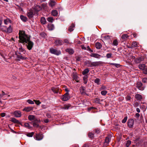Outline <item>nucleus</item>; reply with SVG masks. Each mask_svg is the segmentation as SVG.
Segmentation results:
<instances>
[{"label":"nucleus","instance_id":"obj_1","mask_svg":"<svg viewBox=\"0 0 147 147\" xmlns=\"http://www.w3.org/2000/svg\"><path fill=\"white\" fill-rule=\"evenodd\" d=\"M19 38L20 42L25 44L27 49L31 50L34 45V43L30 40V36L26 34L25 32L20 31L19 32Z\"/></svg>","mask_w":147,"mask_h":147},{"label":"nucleus","instance_id":"obj_2","mask_svg":"<svg viewBox=\"0 0 147 147\" xmlns=\"http://www.w3.org/2000/svg\"><path fill=\"white\" fill-rule=\"evenodd\" d=\"M0 28L2 31L8 33H11L12 31V28L11 25H9V27H7L5 26L1 25L0 27Z\"/></svg>","mask_w":147,"mask_h":147},{"label":"nucleus","instance_id":"obj_3","mask_svg":"<svg viewBox=\"0 0 147 147\" xmlns=\"http://www.w3.org/2000/svg\"><path fill=\"white\" fill-rule=\"evenodd\" d=\"M50 53H52L57 55H60L61 52L60 51L58 50L57 49L51 48L50 49Z\"/></svg>","mask_w":147,"mask_h":147},{"label":"nucleus","instance_id":"obj_4","mask_svg":"<svg viewBox=\"0 0 147 147\" xmlns=\"http://www.w3.org/2000/svg\"><path fill=\"white\" fill-rule=\"evenodd\" d=\"M69 98V93L66 92L65 94L61 97V99L64 101H66Z\"/></svg>","mask_w":147,"mask_h":147},{"label":"nucleus","instance_id":"obj_5","mask_svg":"<svg viewBox=\"0 0 147 147\" xmlns=\"http://www.w3.org/2000/svg\"><path fill=\"white\" fill-rule=\"evenodd\" d=\"M134 123V121L133 119H130L128 120L127 122L128 125L129 127H133Z\"/></svg>","mask_w":147,"mask_h":147},{"label":"nucleus","instance_id":"obj_6","mask_svg":"<svg viewBox=\"0 0 147 147\" xmlns=\"http://www.w3.org/2000/svg\"><path fill=\"white\" fill-rule=\"evenodd\" d=\"M43 138V136L42 134H36L35 138L37 140H40Z\"/></svg>","mask_w":147,"mask_h":147},{"label":"nucleus","instance_id":"obj_7","mask_svg":"<svg viewBox=\"0 0 147 147\" xmlns=\"http://www.w3.org/2000/svg\"><path fill=\"white\" fill-rule=\"evenodd\" d=\"M14 115L17 117H20L21 116V113L20 111H15L13 113Z\"/></svg>","mask_w":147,"mask_h":147},{"label":"nucleus","instance_id":"obj_8","mask_svg":"<svg viewBox=\"0 0 147 147\" xmlns=\"http://www.w3.org/2000/svg\"><path fill=\"white\" fill-rule=\"evenodd\" d=\"M56 4L55 0H50L49 2V6L51 7H54Z\"/></svg>","mask_w":147,"mask_h":147},{"label":"nucleus","instance_id":"obj_9","mask_svg":"<svg viewBox=\"0 0 147 147\" xmlns=\"http://www.w3.org/2000/svg\"><path fill=\"white\" fill-rule=\"evenodd\" d=\"M12 21L9 18H6L4 20V24L5 25H10Z\"/></svg>","mask_w":147,"mask_h":147},{"label":"nucleus","instance_id":"obj_10","mask_svg":"<svg viewBox=\"0 0 147 147\" xmlns=\"http://www.w3.org/2000/svg\"><path fill=\"white\" fill-rule=\"evenodd\" d=\"M33 108L31 107H25L23 110V111H25L26 112H29L33 110Z\"/></svg>","mask_w":147,"mask_h":147},{"label":"nucleus","instance_id":"obj_11","mask_svg":"<svg viewBox=\"0 0 147 147\" xmlns=\"http://www.w3.org/2000/svg\"><path fill=\"white\" fill-rule=\"evenodd\" d=\"M55 44L57 46H60L62 45V41L58 39L57 40L55 41Z\"/></svg>","mask_w":147,"mask_h":147},{"label":"nucleus","instance_id":"obj_12","mask_svg":"<svg viewBox=\"0 0 147 147\" xmlns=\"http://www.w3.org/2000/svg\"><path fill=\"white\" fill-rule=\"evenodd\" d=\"M91 56L92 57H93L95 58L98 59H99L101 57V55H100L98 54L94 53H92L91 55Z\"/></svg>","mask_w":147,"mask_h":147},{"label":"nucleus","instance_id":"obj_13","mask_svg":"<svg viewBox=\"0 0 147 147\" xmlns=\"http://www.w3.org/2000/svg\"><path fill=\"white\" fill-rule=\"evenodd\" d=\"M80 90L82 94H86V91L84 87L81 86L80 88Z\"/></svg>","mask_w":147,"mask_h":147},{"label":"nucleus","instance_id":"obj_14","mask_svg":"<svg viewBox=\"0 0 147 147\" xmlns=\"http://www.w3.org/2000/svg\"><path fill=\"white\" fill-rule=\"evenodd\" d=\"M29 120L31 121H34L36 120V118L35 116L34 115H29L28 117Z\"/></svg>","mask_w":147,"mask_h":147},{"label":"nucleus","instance_id":"obj_15","mask_svg":"<svg viewBox=\"0 0 147 147\" xmlns=\"http://www.w3.org/2000/svg\"><path fill=\"white\" fill-rule=\"evenodd\" d=\"M142 84L141 82H138L137 83V86L138 88L140 90H143L144 89L142 87Z\"/></svg>","mask_w":147,"mask_h":147},{"label":"nucleus","instance_id":"obj_16","mask_svg":"<svg viewBox=\"0 0 147 147\" xmlns=\"http://www.w3.org/2000/svg\"><path fill=\"white\" fill-rule=\"evenodd\" d=\"M7 95V94H6L4 92L2 91V94L0 95V97L1 98H2L3 99H5L7 98L5 95Z\"/></svg>","mask_w":147,"mask_h":147},{"label":"nucleus","instance_id":"obj_17","mask_svg":"<svg viewBox=\"0 0 147 147\" xmlns=\"http://www.w3.org/2000/svg\"><path fill=\"white\" fill-rule=\"evenodd\" d=\"M11 121L13 122L14 123H16L19 124H21V123L18 120H17L16 119L14 118H11Z\"/></svg>","mask_w":147,"mask_h":147},{"label":"nucleus","instance_id":"obj_18","mask_svg":"<svg viewBox=\"0 0 147 147\" xmlns=\"http://www.w3.org/2000/svg\"><path fill=\"white\" fill-rule=\"evenodd\" d=\"M73 78L74 80H75L77 82H78L79 80L78 79V77L76 74L73 75Z\"/></svg>","mask_w":147,"mask_h":147},{"label":"nucleus","instance_id":"obj_19","mask_svg":"<svg viewBox=\"0 0 147 147\" xmlns=\"http://www.w3.org/2000/svg\"><path fill=\"white\" fill-rule=\"evenodd\" d=\"M51 14L54 16H57L58 14L57 10H52L51 12Z\"/></svg>","mask_w":147,"mask_h":147},{"label":"nucleus","instance_id":"obj_20","mask_svg":"<svg viewBox=\"0 0 147 147\" xmlns=\"http://www.w3.org/2000/svg\"><path fill=\"white\" fill-rule=\"evenodd\" d=\"M146 67V66L144 64H140L139 65V67L140 69H144Z\"/></svg>","mask_w":147,"mask_h":147},{"label":"nucleus","instance_id":"obj_21","mask_svg":"<svg viewBox=\"0 0 147 147\" xmlns=\"http://www.w3.org/2000/svg\"><path fill=\"white\" fill-rule=\"evenodd\" d=\"M135 97L137 100H140L142 99V96L141 95L139 94H136L135 95Z\"/></svg>","mask_w":147,"mask_h":147},{"label":"nucleus","instance_id":"obj_22","mask_svg":"<svg viewBox=\"0 0 147 147\" xmlns=\"http://www.w3.org/2000/svg\"><path fill=\"white\" fill-rule=\"evenodd\" d=\"M21 19L23 22H26L27 20V18L26 17L21 15L20 16Z\"/></svg>","mask_w":147,"mask_h":147},{"label":"nucleus","instance_id":"obj_23","mask_svg":"<svg viewBox=\"0 0 147 147\" xmlns=\"http://www.w3.org/2000/svg\"><path fill=\"white\" fill-rule=\"evenodd\" d=\"M95 47L97 49H100L102 47L101 44L99 42H97L96 43Z\"/></svg>","mask_w":147,"mask_h":147},{"label":"nucleus","instance_id":"obj_24","mask_svg":"<svg viewBox=\"0 0 147 147\" xmlns=\"http://www.w3.org/2000/svg\"><path fill=\"white\" fill-rule=\"evenodd\" d=\"M17 57L18 58V60L19 61H20V59H26V57H23L21 55H18L17 56Z\"/></svg>","mask_w":147,"mask_h":147},{"label":"nucleus","instance_id":"obj_25","mask_svg":"<svg viewBox=\"0 0 147 147\" xmlns=\"http://www.w3.org/2000/svg\"><path fill=\"white\" fill-rule=\"evenodd\" d=\"M35 9L37 11H39L42 9L41 7L39 5H36L34 7Z\"/></svg>","mask_w":147,"mask_h":147},{"label":"nucleus","instance_id":"obj_26","mask_svg":"<svg viewBox=\"0 0 147 147\" xmlns=\"http://www.w3.org/2000/svg\"><path fill=\"white\" fill-rule=\"evenodd\" d=\"M27 15L29 18H32L33 16V13L31 11H29V12H28Z\"/></svg>","mask_w":147,"mask_h":147},{"label":"nucleus","instance_id":"obj_27","mask_svg":"<svg viewBox=\"0 0 147 147\" xmlns=\"http://www.w3.org/2000/svg\"><path fill=\"white\" fill-rule=\"evenodd\" d=\"M66 51L70 54H72L74 53L73 49H66Z\"/></svg>","mask_w":147,"mask_h":147},{"label":"nucleus","instance_id":"obj_28","mask_svg":"<svg viewBox=\"0 0 147 147\" xmlns=\"http://www.w3.org/2000/svg\"><path fill=\"white\" fill-rule=\"evenodd\" d=\"M138 44L137 42L134 41L133 42L132 45H131V47H129V48H134V47H138Z\"/></svg>","mask_w":147,"mask_h":147},{"label":"nucleus","instance_id":"obj_29","mask_svg":"<svg viewBox=\"0 0 147 147\" xmlns=\"http://www.w3.org/2000/svg\"><path fill=\"white\" fill-rule=\"evenodd\" d=\"M40 22L42 24H45L46 22V21L45 18L44 17L41 18L40 19Z\"/></svg>","mask_w":147,"mask_h":147},{"label":"nucleus","instance_id":"obj_30","mask_svg":"<svg viewBox=\"0 0 147 147\" xmlns=\"http://www.w3.org/2000/svg\"><path fill=\"white\" fill-rule=\"evenodd\" d=\"M93 63V66L94 67H96L98 66L100 64V61H95L92 62Z\"/></svg>","mask_w":147,"mask_h":147},{"label":"nucleus","instance_id":"obj_31","mask_svg":"<svg viewBox=\"0 0 147 147\" xmlns=\"http://www.w3.org/2000/svg\"><path fill=\"white\" fill-rule=\"evenodd\" d=\"M75 27V25L74 24H72L71 25L69 28L68 30L70 32H71L73 31L74 30V28Z\"/></svg>","mask_w":147,"mask_h":147},{"label":"nucleus","instance_id":"obj_32","mask_svg":"<svg viewBox=\"0 0 147 147\" xmlns=\"http://www.w3.org/2000/svg\"><path fill=\"white\" fill-rule=\"evenodd\" d=\"M89 71V70L88 68H86L82 72V74L83 75H86Z\"/></svg>","mask_w":147,"mask_h":147},{"label":"nucleus","instance_id":"obj_33","mask_svg":"<svg viewBox=\"0 0 147 147\" xmlns=\"http://www.w3.org/2000/svg\"><path fill=\"white\" fill-rule=\"evenodd\" d=\"M110 140L111 138L109 137H106L105 139V143L106 144V145H107L109 143V142L110 141Z\"/></svg>","mask_w":147,"mask_h":147},{"label":"nucleus","instance_id":"obj_34","mask_svg":"<svg viewBox=\"0 0 147 147\" xmlns=\"http://www.w3.org/2000/svg\"><path fill=\"white\" fill-rule=\"evenodd\" d=\"M135 57L133 56H132L131 55L129 56H128V57L127 59L129 60L130 61H132L134 59H135Z\"/></svg>","mask_w":147,"mask_h":147},{"label":"nucleus","instance_id":"obj_35","mask_svg":"<svg viewBox=\"0 0 147 147\" xmlns=\"http://www.w3.org/2000/svg\"><path fill=\"white\" fill-rule=\"evenodd\" d=\"M24 126L30 129L31 128V127L30 126V124L28 123H25L24 124Z\"/></svg>","mask_w":147,"mask_h":147},{"label":"nucleus","instance_id":"obj_36","mask_svg":"<svg viewBox=\"0 0 147 147\" xmlns=\"http://www.w3.org/2000/svg\"><path fill=\"white\" fill-rule=\"evenodd\" d=\"M92 61H87L86 62V64L88 67H91Z\"/></svg>","mask_w":147,"mask_h":147},{"label":"nucleus","instance_id":"obj_37","mask_svg":"<svg viewBox=\"0 0 147 147\" xmlns=\"http://www.w3.org/2000/svg\"><path fill=\"white\" fill-rule=\"evenodd\" d=\"M52 90L54 93H57L58 92L59 89L58 88H52Z\"/></svg>","mask_w":147,"mask_h":147},{"label":"nucleus","instance_id":"obj_38","mask_svg":"<svg viewBox=\"0 0 147 147\" xmlns=\"http://www.w3.org/2000/svg\"><path fill=\"white\" fill-rule=\"evenodd\" d=\"M48 28L49 30H51L54 29V26L53 25L51 24L49 25Z\"/></svg>","mask_w":147,"mask_h":147},{"label":"nucleus","instance_id":"obj_39","mask_svg":"<svg viewBox=\"0 0 147 147\" xmlns=\"http://www.w3.org/2000/svg\"><path fill=\"white\" fill-rule=\"evenodd\" d=\"M94 82L95 83H96L98 85H99L100 84V80L98 78H97L95 79L94 80Z\"/></svg>","mask_w":147,"mask_h":147},{"label":"nucleus","instance_id":"obj_40","mask_svg":"<svg viewBox=\"0 0 147 147\" xmlns=\"http://www.w3.org/2000/svg\"><path fill=\"white\" fill-rule=\"evenodd\" d=\"M47 21L51 22H53V21L54 20L53 18L52 17H48L47 18Z\"/></svg>","mask_w":147,"mask_h":147},{"label":"nucleus","instance_id":"obj_41","mask_svg":"<svg viewBox=\"0 0 147 147\" xmlns=\"http://www.w3.org/2000/svg\"><path fill=\"white\" fill-rule=\"evenodd\" d=\"M34 134V133L32 132L31 133H28L26 134V135L29 137H32Z\"/></svg>","mask_w":147,"mask_h":147},{"label":"nucleus","instance_id":"obj_42","mask_svg":"<svg viewBox=\"0 0 147 147\" xmlns=\"http://www.w3.org/2000/svg\"><path fill=\"white\" fill-rule=\"evenodd\" d=\"M107 92V91L106 90H103L101 91V94L103 96H105Z\"/></svg>","mask_w":147,"mask_h":147},{"label":"nucleus","instance_id":"obj_43","mask_svg":"<svg viewBox=\"0 0 147 147\" xmlns=\"http://www.w3.org/2000/svg\"><path fill=\"white\" fill-rule=\"evenodd\" d=\"M128 37V36L127 34H124L122 36L121 38L123 39H125L127 38Z\"/></svg>","mask_w":147,"mask_h":147},{"label":"nucleus","instance_id":"obj_44","mask_svg":"<svg viewBox=\"0 0 147 147\" xmlns=\"http://www.w3.org/2000/svg\"><path fill=\"white\" fill-rule=\"evenodd\" d=\"M131 141L129 140H127L126 143V146L127 147H128L129 145L131 144Z\"/></svg>","mask_w":147,"mask_h":147},{"label":"nucleus","instance_id":"obj_45","mask_svg":"<svg viewBox=\"0 0 147 147\" xmlns=\"http://www.w3.org/2000/svg\"><path fill=\"white\" fill-rule=\"evenodd\" d=\"M107 89V88L105 86H101V87L100 88V90H105Z\"/></svg>","mask_w":147,"mask_h":147},{"label":"nucleus","instance_id":"obj_46","mask_svg":"<svg viewBox=\"0 0 147 147\" xmlns=\"http://www.w3.org/2000/svg\"><path fill=\"white\" fill-rule=\"evenodd\" d=\"M27 102L30 104H34V102L30 100H27Z\"/></svg>","mask_w":147,"mask_h":147},{"label":"nucleus","instance_id":"obj_47","mask_svg":"<svg viewBox=\"0 0 147 147\" xmlns=\"http://www.w3.org/2000/svg\"><path fill=\"white\" fill-rule=\"evenodd\" d=\"M34 101L35 102L36 104L37 105H39L41 104V102L39 100H34Z\"/></svg>","mask_w":147,"mask_h":147},{"label":"nucleus","instance_id":"obj_48","mask_svg":"<svg viewBox=\"0 0 147 147\" xmlns=\"http://www.w3.org/2000/svg\"><path fill=\"white\" fill-rule=\"evenodd\" d=\"M113 44L114 45L117 46L118 44L117 40H114L113 42Z\"/></svg>","mask_w":147,"mask_h":147},{"label":"nucleus","instance_id":"obj_49","mask_svg":"<svg viewBox=\"0 0 147 147\" xmlns=\"http://www.w3.org/2000/svg\"><path fill=\"white\" fill-rule=\"evenodd\" d=\"M112 54L111 53H108L107 54L106 57L107 58H110L112 57Z\"/></svg>","mask_w":147,"mask_h":147},{"label":"nucleus","instance_id":"obj_50","mask_svg":"<svg viewBox=\"0 0 147 147\" xmlns=\"http://www.w3.org/2000/svg\"><path fill=\"white\" fill-rule=\"evenodd\" d=\"M127 119V117H125L123 119L122 121V122L123 123H125Z\"/></svg>","mask_w":147,"mask_h":147},{"label":"nucleus","instance_id":"obj_51","mask_svg":"<svg viewBox=\"0 0 147 147\" xmlns=\"http://www.w3.org/2000/svg\"><path fill=\"white\" fill-rule=\"evenodd\" d=\"M94 136V134L92 133H90L88 134V136L90 138H92Z\"/></svg>","mask_w":147,"mask_h":147},{"label":"nucleus","instance_id":"obj_52","mask_svg":"<svg viewBox=\"0 0 147 147\" xmlns=\"http://www.w3.org/2000/svg\"><path fill=\"white\" fill-rule=\"evenodd\" d=\"M142 61V58H137L136 60V62L137 63H138Z\"/></svg>","mask_w":147,"mask_h":147},{"label":"nucleus","instance_id":"obj_53","mask_svg":"<svg viewBox=\"0 0 147 147\" xmlns=\"http://www.w3.org/2000/svg\"><path fill=\"white\" fill-rule=\"evenodd\" d=\"M142 81L144 83H147V78H144L142 79Z\"/></svg>","mask_w":147,"mask_h":147},{"label":"nucleus","instance_id":"obj_54","mask_svg":"<svg viewBox=\"0 0 147 147\" xmlns=\"http://www.w3.org/2000/svg\"><path fill=\"white\" fill-rule=\"evenodd\" d=\"M69 107V105H66L63 108V109H68Z\"/></svg>","mask_w":147,"mask_h":147},{"label":"nucleus","instance_id":"obj_55","mask_svg":"<svg viewBox=\"0 0 147 147\" xmlns=\"http://www.w3.org/2000/svg\"><path fill=\"white\" fill-rule=\"evenodd\" d=\"M33 126L35 127H38V125L35 122H34L33 123Z\"/></svg>","mask_w":147,"mask_h":147},{"label":"nucleus","instance_id":"obj_56","mask_svg":"<svg viewBox=\"0 0 147 147\" xmlns=\"http://www.w3.org/2000/svg\"><path fill=\"white\" fill-rule=\"evenodd\" d=\"M41 107L42 108L44 109H45L48 107V106L45 105H42Z\"/></svg>","mask_w":147,"mask_h":147},{"label":"nucleus","instance_id":"obj_57","mask_svg":"<svg viewBox=\"0 0 147 147\" xmlns=\"http://www.w3.org/2000/svg\"><path fill=\"white\" fill-rule=\"evenodd\" d=\"M143 73L145 74H147V67H146L145 69H144L143 70Z\"/></svg>","mask_w":147,"mask_h":147},{"label":"nucleus","instance_id":"obj_58","mask_svg":"<svg viewBox=\"0 0 147 147\" xmlns=\"http://www.w3.org/2000/svg\"><path fill=\"white\" fill-rule=\"evenodd\" d=\"M64 42L67 44H69V42L68 40L67 39H65L64 40Z\"/></svg>","mask_w":147,"mask_h":147},{"label":"nucleus","instance_id":"obj_59","mask_svg":"<svg viewBox=\"0 0 147 147\" xmlns=\"http://www.w3.org/2000/svg\"><path fill=\"white\" fill-rule=\"evenodd\" d=\"M0 115L2 117H3L5 115V113H1Z\"/></svg>","mask_w":147,"mask_h":147},{"label":"nucleus","instance_id":"obj_60","mask_svg":"<svg viewBox=\"0 0 147 147\" xmlns=\"http://www.w3.org/2000/svg\"><path fill=\"white\" fill-rule=\"evenodd\" d=\"M84 76L83 77V80H87V79L88 78L87 75H84Z\"/></svg>","mask_w":147,"mask_h":147},{"label":"nucleus","instance_id":"obj_61","mask_svg":"<svg viewBox=\"0 0 147 147\" xmlns=\"http://www.w3.org/2000/svg\"><path fill=\"white\" fill-rule=\"evenodd\" d=\"M140 114L139 113H136V114L135 116V117H137V118H138V117H140Z\"/></svg>","mask_w":147,"mask_h":147},{"label":"nucleus","instance_id":"obj_62","mask_svg":"<svg viewBox=\"0 0 147 147\" xmlns=\"http://www.w3.org/2000/svg\"><path fill=\"white\" fill-rule=\"evenodd\" d=\"M139 104L138 102H135L134 104V106L135 107H138L139 106Z\"/></svg>","mask_w":147,"mask_h":147},{"label":"nucleus","instance_id":"obj_63","mask_svg":"<svg viewBox=\"0 0 147 147\" xmlns=\"http://www.w3.org/2000/svg\"><path fill=\"white\" fill-rule=\"evenodd\" d=\"M110 64L111 65H115L116 67H117V65H118V64L115 63H111Z\"/></svg>","mask_w":147,"mask_h":147},{"label":"nucleus","instance_id":"obj_64","mask_svg":"<svg viewBox=\"0 0 147 147\" xmlns=\"http://www.w3.org/2000/svg\"><path fill=\"white\" fill-rule=\"evenodd\" d=\"M99 129H97L95 130V132L96 133H97V134H98L99 132Z\"/></svg>","mask_w":147,"mask_h":147}]
</instances>
